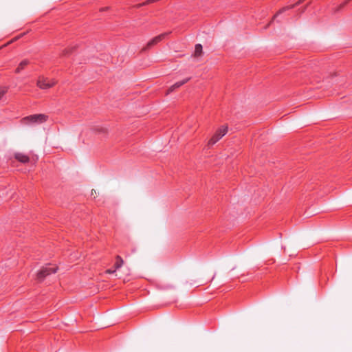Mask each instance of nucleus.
Segmentation results:
<instances>
[{
  "mask_svg": "<svg viewBox=\"0 0 352 352\" xmlns=\"http://www.w3.org/2000/svg\"><path fill=\"white\" fill-rule=\"evenodd\" d=\"M228 129L227 126L223 125L219 127L212 137L208 140V145L210 146L216 144L227 133Z\"/></svg>",
  "mask_w": 352,
  "mask_h": 352,
  "instance_id": "nucleus-3",
  "label": "nucleus"
},
{
  "mask_svg": "<svg viewBox=\"0 0 352 352\" xmlns=\"http://www.w3.org/2000/svg\"><path fill=\"white\" fill-rule=\"evenodd\" d=\"M190 80V78H185L181 81L175 82L173 85L167 91L166 95L169 94L170 92H173L175 89H177L186 83Z\"/></svg>",
  "mask_w": 352,
  "mask_h": 352,
  "instance_id": "nucleus-6",
  "label": "nucleus"
},
{
  "mask_svg": "<svg viewBox=\"0 0 352 352\" xmlns=\"http://www.w3.org/2000/svg\"><path fill=\"white\" fill-rule=\"evenodd\" d=\"M48 120V116L43 113L34 114L26 116L21 120L22 123L28 124H41Z\"/></svg>",
  "mask_w": 352,
  "mask_h": 352,
  "instance_id": "nucleus-1",
  "label": "nucleus"
},
{
  "mask_svg": "<svg viewBox=\"0 0 352 352\" xmlns=\"http://www.w3.org/2000/svg\"><path fill=\"white\" fill-rule=\"evenodd\" d=\"M57 270H58V267H56L54 265L48 264V265H45V267H43L37 273V279L39 281H42L46 276H47L52 274H55L57 272Z\"/></svg>",
  "mask_w": 352,
  "mask_h": 352,
  "instance_id": "nucleus-2",
  "label": "nucleus"
},
{
  "mask_svg": "<svg viewBox=\"0 0 352 352\" xmlns=\"http://www.w3.org/2000/svg\"><path fill=\"white\" fill-rule=\"evenodd\" d=\"M14 157L16 160L23 164H26L30 162L29 156L23 153H16L14 154Z\"/></svg>",
  "mask_w": 352,
  "mask_h": 352,
  "instance_id": "nucleus-7",
  "label": "nucleus"
},
{
  "mask_svg": "<svg viewBox=\"0 0 352 352\" xmlns=\"http://www.w3.org/2000/svg\"><path fill=\"white\" fill-rule=\"evenodd\" d=\"M167 34H168V33H163V34H161L153 38L151 40H150L147 43L146 47H144L143 50H145L148 49V48L151 47L152 46L157 44L158 43L162 41Z\"/></svg>",
  "mask_w": 352,
  "mask_h": 352,
  "instance_id": "nucleus-5",
  "label": "nucleus"
},
{
  "mask_svg": "<svg viewBox=\"0 0 352 352\" xmlns=\"http://www.w3.org/2000/svg\"><path fill=\"white\" fill-rule=\"evenodd\" d=\"M107 10V8H102L101 10L103 11V10Z\"/></svg>",
  "mask_w": 352,
  "mask_h": 352,
  "instance_id": "nucleus-15",
  "label": "nucleus"
},
{
  "mask_svg": "<svg viewBox=\"0 0 352 352\" xmlns=\"http://www.w3.org/2000/svg\"><path fill=\"white\" fill-rule=\"evenodd\" d=\"M303 1V0H300L299 1H298L296 4H293V5H291V6H285V7H283V8H281L277 13L276 14L274 15L272 21L274 20V19L280 14H282L283 12H285L286 10H290L293 8H294L295 6H297V5H299Z\"/></svg>",
  "mask_w": 352,
  "mask_h": 352,
  "instance_id": "nucleus-8",
  "label": "nucleus"
},
{
  "mask_svg": "<svg viewBox=\"0 0 352 352\" xmlns=\"http://www.w3.org/2000/svg\"><path fill=\"white\" fill-rule=\"evenodd\" d=\"M202 54V45L201 44H197L195 48L194 56L196 57L200 56Z\"/></svg>",
  "mask_w": 352,
  "mask_h": 352,
  "instance_id": "nucleus-11",
  "label": "nucleus"
},
{
  "mask_svg": "<svg viewBox=\"0 0 352 352\" xmlns=\"http://www.w3.org/2000/svg\"><path fill=\"white\" fill-rule=\"evenodd\" d=\"M7 91H8V87H0V100L7 93Z\"/></svg>",
  "mask_w": 352,
  "mask_h": 352,
  "instance_id": "nucleus-12",
  "label": "nucleus"
},
{
  "mask_svg": "<svg viewBox=\"0 0 352 352\" xmlns=\"http://www.w3.org/2000/svg\"><path fill=\"white\" fill-rule=\"evenodd\" d=\"M116 261L114 264V267L116 268V270H118L119 268H120L122 266L124 261H123V259L122 258V257L119 255H118L116 257Z\"/></svg>",
  "mask_w": 352,
  "mask_h": 352,
  "instance_id": "nucleus-10",
  "label": "nucleus"
},
{
  "mask_svg": "<svg viewBox=\"0 0 352 352\" xmlns=\"http://www.w3.org/2000/svg\"><path fill=\"white\" fill-rule=\"evenodd\" d=\"M351 0H346L343 3L340 5V8L343 7L344 5H346L348 2H349Z\"/></svg>",
  "mask_w": 352,
  "mask_h": 352,
  "instance_id": "nucleus-14",
  "label": "nucleus"
},
{
  "mask_svg": "<svg viewBox=\"0 0 352 352\" xmlns=\"http://www.w3.org/2000/svg\"><path fill=\"white\" fill-rule=\"evenodd\" d=\"M56 83V81L54 79H49L44 76H39L36 85L41 89H47L54 86Z\"/></svg>",
  "mask_w": 352,
  "mask_h": 352,
  "instance_id": "nucleus-4",
  "label": "nucleus"
},
{
  "mask_svg": "<svg viewBox=\"0 0 352 352\" xmlns=\"http://www.w3.org/2000/svg\"><path fill=\"white\" fill-rule=\"evenodd\" d=\"M29 64L28 60H22L18 65L17 68L15 70L16 74L20 73L24 68Z\"/></svg>",
  "mask_w": 352,
  "mask_h": 352,
  "instance_id": "nucleus-9",
  "label": "nucleus"
},
{
  "mask_svg": "<svg viewBox=\"0 0 352 352\" xmlns=\"http://www.w3.org/2000/svg\"><path fill=\"white\" fill-rule=\"evenodd\" d=\"M116 270H116V268L114 267V269H109V270H107L105 272H106L107 274H113V273H115V272H116Z\"/></svg>",
  "mask_w": 352,
  "mask_h": 352,
  "instance_id": "nucleus-13",
  "label": "nucleus"
}]
</instances>
